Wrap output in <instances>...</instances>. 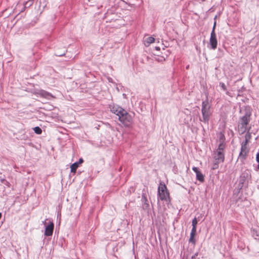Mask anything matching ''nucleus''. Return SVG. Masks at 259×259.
I'll list each match as a JSON object with an SVG mask.
<instances>
[{
	"label": "nucleus",
	"mask_w": 259,
	"mask_h": 259,
	"mask_svg": "<svg viewBox=\"0 0 259 259\" xmlns=\"http://www.w3.org/2000/svg\"><path fill=\"white\" fill-rule=\"evenodd\" d=\"M111 111L118 116V119L125 125L128 126L132 122V117L124 109L117 105L110 107Z\"/></svg>",
	"instance_id": "f257e3e1"
},
{
	"label": "nucleus",
	"mask_w": 259,
	"mask_h": 259,
	"mask_svg": "<svg viewBox=\"0 0 259 259\" xmlns=\"http://www.w3.org/2000/svg\"><path fill=\"white\" fill-rule=\"evenodd\" d=\"M225 148V144L224 142L221 143L218 147V148L214 151L213 158L214 162L212 164L213 169L218 168L219 164L220 163H223L224 161V149Z\"/></svg>",
	"instance_id": "f03ea898"
},
{
	"label": "nucleus",
	"mask_w": 259,
	"mask_h": 259,
	"mask_svg": "<svg viewBox=\"0 0 259 259\" xmlns=\"http://www.w3.org/2000/svg\"><path fill=\"white\" fill-rule=\"evenodd\" d=\"M201 112L203 118L201 121L208 123L211 113L210 112V105L207 100L203 101L202 103Z\"/></svg>",
	"instance_id": "7ed1b4c3"
},
{
	"label": "nucleus",
	"mask_w": 259,
	"mask_h": 259,
	"mask_svg": "<svg viewBox=\"0 0 259 259\" xmlns=\"http://www.w3.org/2000/svg\"><path fill=\"white\" fill-rule=\"evenodd\" d=\"M250 120V114L246 113L245 115L240 118L238 124V130L240 134L244 133L247 130V125Z\"/></svg>",
	"instance_id": "20e7f679"
},
{
	"label": "nucleus",
	"mask_w": 259,
	"mask_h": 259,
	"mask_svg": "<svg viewBox=\"0 0 259 259\" xmlns=\"http://www.w3.org/2000/svg\"><path fill=\"white\" fill-rule=\"evenodd\" d=\"M158 197L161 200L166 202L169 200V194L166 185L163 183H160L158 188Z\"/></svg>",
	"instance_id": "39448f33"
},
{
	"label": "nucleus",
	"mask_w": 259,
	"mask_h": 259,
	"mask_svg": "<svg viewBox=\"0 0 259 259\" xmlns=\"http://www.w3.org/2000/svg\"><path fill=\"white\" fill-rule=\"evenodd\" d=\"M251 134L249 132V131L245 135V140L241 144V151L240 153V156L244 157L247 153L248 152V149L247 147V144L249 142L251 139Z\"/></svg>",
	"instance_id": "423d86ee"
},
{
	"label": "nucleus",
	"mask_w": 259,
	"mask_h": 259,
	"mask_svg": "<svg viewBox=\"0 0 259 259\" xmlns=\"http://www.w3.org/2000/svg\"><path fill=\"white\" fill-rule=\"evenodd\" d=\"M250 174L248 171H244L243 172L239 180L238 186L240 189H241L244 186H247L248 180L250 178Z\"/></svg>",
	"instance_id": "0eeeda50"
},
{
	"label": "nucleus",
	"mask_w": 259,
	"mask_h": 259,
	"mask_svg": "<svg viewBox=\"0 0 259 259\" xmlns=\"http://www.w3.org/2000/svg\"><path fill=\"white\" fill-rule=\"evenodd\" d=\"M209 44L211 46V48L212 50H215L217 48L218 40L217 39V36L215 32L211 31L210 34V37L209 39Z\"/></svg>",
	"instance_id": "6e6552de"
},
{
	"label": "nucleus",
	"mask_w": 259,
	"mask_h": 259,
	"mask_svg": "<svg viewBox=\"0 0 259 259\" xmlns=\"http://www.w3.org/2000/svg\"><path fill=\"white\" fill-rule=\"evenodd\" d=\"M54 225L53 222L49 221L48 225L46 226L45 231V235L46 236H50L53 234Z\"/></svg>",
	"instance_id": "1a4fd4ad"
},
{
	"label": "nucleus",
	"mask_w": 259,
	"mask_h": 259,
	"mask_svg": "<svg viewBox=\"0 0 259 259\" xmlns=\"http://www.w3.org/2000/svg\"><path fill=\"white\" fill-rule=\"evenodd\" d=\"M192 170L196 173V179L200 182L203 183L204 181V176L202 172L199 170L198 168L194 166Z\"/></svg>",
	"instance_id": "9d476101"
},
{
	"label": "nucleus",
	"mask_w": 259,
	"mask_h": 259,
	"mask_svg": "<svg viewBox=\"0 0 259 259\" xmlns=\"http://www.w3.org/2000/svg\"><path fill=\"white\" fill-rule=\"evenodd\" d=\"M38 94L40 95L41 97H44L47 99H50V98H54V96L51 95L50 93L47 92L44 90H41L39 91Z\"/></svg>",
	"instance_id": "9b49d317"
},
{
	"label": "nucleus",
	"mask_w": 259,
	"mask_h": 259,
	"mask_svg": "<svg viewBox=\"0 0 259 259\" xmlns=\"http://www.w3.org/2000/svg\"><path fill=\"white\" fill-rule=\"evenodd\" d=\"M196 233V231L191 230L189 241V242L192 243L193 244H195L196 242L195 239L194 238Z\"/></svg>",
	"instance_id": "f8f14e48"
},
{
	"label": "nucleus",
	"mask_w": 259,
	"mask_h": 259,
	"mask_svg": "<svg viewBox=\"0 0 259 259\" xmlns=\"http://www.w3.org/2000/svg\"><path fill=\"white\" fill-rule=\"evenodd\" d=\"M155 38L152 36L146 38L144 40L145 45L148 46L150 44L154 42Z\"/></svg>",
	"instance_id": "ddd939ff"
},
{
	"label": "nucleus",
	"mask_w": 259,
	"mask_h": 259,
	"mask_svg": "<svg viewBox=\"0 0 259 259\" xmlns=\"http://www.w3.org/2000/svg\"><path fill=\"white\" fill-rule=\"evenodd\" d=\"M197 223H198V221H197L196 218H194L193 219L192 222V228L191 230L192 231H196Z\"/></svg>",
	"instance_id": "4468645a"
},
{
	"label": "nucleus",
	"mask_w": 259,
	"mask_h": 259,
	"mask_svg": "<svg viewBox=\"0 0 259 259\" xmlns=\"http://www.w3.org/2000/svg\"><path fill=\"white\" fill-rule=\"evenodd\" d=\"M78 166H79V163L77 162H75V163H73L71 165V167H70L71 171L72 172H75L76 169L78 168Z\"/></svg>",
	"instance_id": "2eb2a0df"
},
{
	"label": "nucleus",
	"mask_w": 259,
	"mask_h": 259,
	"mask_svg": "<svg viewBox=\"0 0 259 259\" xmlns=\"http://www.w3.org/2000/svg\"><path fill=\"white\" fill-rule=\"evenodd\" d=\"M34 0H28L24 4V8H28L32 5Z\"/></svg>",
	"instance_id": "dca6fc26"
},
{
	"label": "nucleus",
	"mask_w": 259,
	"mask_h": 259,
	"mask_svg": "<svg viewBox=\"0 0 259 259\" xmlns=\"http://www.w3.org/2000/svg\"><path fill=\"white\" fill-rule=\"evenodd\" d=\"M33 131L37 134H41L42 133L41 129L38 126H36L34 127Z\"/></svg>",
	"instance_id": "f3484780"
},
{
	"label": "nucleus",
	"mask_w": 259,
	"mask_h": 259,
	"mask_svg": "<svg viewBox=\"0 0 259 259\" xmlns=\"http://www.w3.org/2000/svg\"><path fill=\"white\" fill-rule=\"evenodd\" d=\"M220 85L221 86V87L222 88V89H223V90L224 91H226L227 90L226 87V85H225L224 83L220 82Z\"/></svg>",
	"instance_id": "a211bd4d"
},
{
	"label": "nucleus",
	"mask_w": 259,
	"mask_h": 259,
	"mask_svg": "<svg viewBox=\"0 0 259 259\" xmlns=\"http://www.w3.org/2000/svg\"><path fill=\"white\" fill-rule=\"evenodd\" d=\"M50 220H49L48 219H46V220H45L44 221L42 222V224L45 225V226H47V224L48 223L47 221H49V222Z\"/></svg>",
	"instance_id": "6ab92c4d"
},
{
	"label": "nucleus",
	"mask_w": 259,
	"mask_h": 259,
	"mask_svg": "<svg viewBox=\"0 0 259 259\" xmlns=\"http://www.w3.org/2000/svg\"><path fill=\"white\" fill-rule=\"evenodd\" d=\"M215 26H216V21H215L214 22V24H213L212 29V31H213V32H215Z\"/></svg>",
	"instance_id": "aec40b11"
},
{
	"label": "nucleus",
	"mask_w": 259,
	"mask_h": 259,
	"mask_svg": "<svg viewBox=\"0 0 259 259\" xmlns=\"http://www.w3.org/2000/svg\"><path fill=\"white\" fill-rule=\"evenodd\" d=\"M256 160L258 163H259V152L256 154Z\"/></svg>",
	"instance_id": "412c9836"
},
{
	"label": "nucleus",
	"mask_w": 259,
	"mask_h": 259,
	"mask_svg": "<svg viewBox=\"0 0 259 259\" xmlns=\"http://www.w3.org/2000/svg\"><path fill=\"white\" fill-rule=\"evenodd\" d=\"M3 184H4L5 185H6L9 187L10 186V183L6 180V181H5V182Z\"/></svg>",
	"instance_id": "4be33fe9"
},
{
	"label": "nucleus",
	"mask_w": 259,
	"mask_h": 259,
	"mask_svg": "<svg viewBox=\"0 0 259 259\" xmlns=\"http://www.w3.org/2000/svg\"><path fill=\"white\" fill-rule=\"evenodd\" d=\"M83 159H82V158H80V159H79L78 162H77V163H79V164L82 163L83 162Z\"/></svg>",
	"instance_id": "5701e85b"
},
{
	"label": "nucleus",
	"mask_w": 259,
	"mask_h": 259,
	"mask_svg": "<svg viewBox=\"0 0 259 259\" xmlns=\"http://www.w3.org/2000/svg\"><path fill=\"white\" fill-rule=\"evenodd\" d=\"M0 181L1 183H4L5 181H6V180L4 178H1Z\"/></svg>",
	"instance_id": "b1692460"
},
{
	"label": "nucleus",
	"mask_w": 259,
	"mask_h": 259,
	"mask_svg": "<svg viewBox=\"0 0 259 259\" xmlns=\"http://www.w3.org/2000/svg\"><path fill=\"white\" fill-rule=\"evenodd\" d=\"M155 49L157 50H159L160 48H159V47H155Z\"/></svg>",
	"instance_id": "393cba45"
},
{
	"label": "nucleus",
	"mask_w": 259,
	"mask_h": 259,
	"mask_svg": "<svg viewBox=\"0 0 259 259\" xmlns=\"http://www.w3.org/2000/svg\"><path fill=\"white\" fill-rule=\"evenodd\" d=\"M257 168L258 169H259V163H258V165H257Z\"/></svg>",
	"instance_id": "a878e982"
},
{
	"label": "nucleus",
	"mask_w": 259,
	"mask_h": 259,
	"mask_svg": "<svg viewBox=\"0 0 259 259\" xmlns=\"http://www.w3.org/2000/svg\"><path fill=\"white\" fill-rule=\"evenodd\" d=\"M216 18H217V16H215V17H214V20H215V19H216Z\"/></svg>",
	"instance_id": "bb28decb"
}]
</instances>
